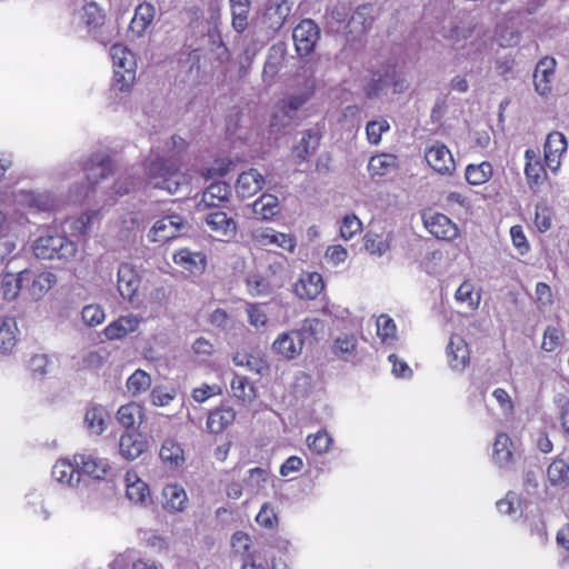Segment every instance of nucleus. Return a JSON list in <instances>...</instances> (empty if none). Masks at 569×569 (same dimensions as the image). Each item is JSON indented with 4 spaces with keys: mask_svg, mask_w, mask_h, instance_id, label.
<instances>
[{
    "mask_svg": "<svg viewBox=\"0 0 569 569\" xmlns=\"http://www.w3.org/2000/svg\"><path fill=\"white\" fill-rule=\"evenodd\" d=\"M377 335L382 342L396 340L397 326L390 316L382 313L377 318Z\"/></svg>",
    "mask_w": 569,
    "mask_h": 569,
    "instance_id": "56",
    "label": "nucleus"
},
{
    "mask_svg": "<svg viewBox=\"0 0 569 569\" xmlns=\"http://www.w3.org/2000/svg\"><path fill=\"white\" fill-rule=\"evenodd\" d=\"M510 237L513 247L517 249L519 254H526L530 250V244L523 232V228L520 224L512 226L510 228Z\"/></svg>",
    "mask_w": 569,
    "mask_h": 569,
    "instance_id": "63",
    "label": "nucleus"
},
{
    "mask_svg": "<svg viewBox=\"0 0 569 569\" xmlns=\"http://www.w3.org/2000/svg\"><path fill=\"white\" fill-rule=\"evenodd\" d=\"M80 477L88 476L97 480H106L112 476V465L107 458L99 457L94 452L77 453L73 456Z\"/></svg>",
    "mask_w": 569,
    "mask_h": 569,
    "instance_id": "6",
    "label": "nucleus"
},
{
    "mask_svg": "<svg viewBox=\"0 0 569 569\" xmlns=\"http://www.w3.org/2000/svg\"><path fill=\"white\" fill-rule=\"evenodd\" d=\"M154 13V7L151 3H140L136 8L133 18L130 21V32L136 34L137 37H141L153 21Z\"/></svg>",
    "mask_w": 569,
    "mask_h": 569,
    "instance_id": "33",
    "label": "nucleus"
},
{
    "mask_svg": "<svg viewBox=\"0 0 569 569\" xmlns=\"http://www.w3.org/2000/svg\"><path fill=\"white\" fill-rule=\"evenodd\" d=\"M82 320L90 327H96L103 322L104 311L99 305H88L82 309Z\"/></svg>",
    "mask_w": 569,
    "mask_h": 569,
    "instance_id": "61",
    "label": "nucleus"
},
{
    "mask_svg": "<svg viewBox=\"0 0 569 569\" xmlns=\"http://www.w3.org/2000/svg\"><path fill=\"white\" fill-rule=\"evenodd\" d=\"M305 340L301 331L296 329L280 333L272 342L273 353L282 360H293L298 358L303 350Z\"/></svg>",
    "mask_w": 569,
    "mask_h": 569,
    "instance_id": "9",
    "label": "nucleus"
},
{
    "mask_svg": "<svg viewBox=\"0 0 569 569\" xmlns=\"http://www.w3.org/2000/svg\"><path fill=\"white\" fill-rule=\"evenodd\" d=\"M33 253L39 259H69L77 253V244L63 234H44L33 244Z\"/></svg>",
    "mask_w": 569,
    "mask_h": 569,
    "instance_id": "3",
    "label": "nucleus"
},
{
    "mask_svg": "<svg viewBox=\"0 0 569 569\" xmlns=\"http://www.w3.org/2000/svg\"><path fill=\"white\" fill-rule=\"evenodd\" d=\"M390 124L389 122L381 118L379 120L369 121L366 126V134L369 143L379 144L381 141V137L385 132L389 131Z\"/></svg>",
    "mask_w": 569,
    "mask_h": 569,
    "instance_id": "59",
    "label": "nucleus"
},
{
    "mask_svg": "<svg viewBox=\"0 0 569 569\" xmlns=\"http://www.w3.org/2000/svg\"><path fill=\"white\" fill-rule=\"evenodd\" d=\"M269 475L270 472L268 469L254 467L249 469L243 482L250 491L258 492L267 483Z\"/></svg>",
    "mask_w": 569,
    "mask_h": 569,
    "instance_id": "53",
    "label": "nucleus"
},
{
    "mask_svg": "<svg viewBox=\"0 0 569 569\" xmlns=\"http://www.w3.org/2000/svg\"><path fill=\"white\" fill-rule=\"evenodd\" d=\"M236 411L230 406H219L211 409L207 417V430L213 435L226 431L236 420Z\"/></svg>",
    "mask_w": 569,
    "mask_h": 569,
    "instance_id": "21",
    "label": "nucleus"
},
{
    "mask_svg": "<svg viewBox=\"0 0 569 569\" xmlns=\"http://www.w3.org/2000/svg\"><path fill=\"white\" fill-rule=\"evenodd\" d=\"M144 418V408L137 402H129L121 406L117 412L118 422L127 431H136Z\"/></svg>",
    "mask_w": 569,
    "mask_h": 569,
    "instance_id": "30",
    "label": "nucleus"
},
{
    "mask_svg": "<svg viewBox=\"0 0 569 569\" xmlns=\"http://www.w3.org/2000/svg\"><path fill=\"white\" fill-rule=\"evenodd\" d=\"M147 450V442L142 435L136 431H126L119 440V451L128 460L140 457Z\"/></svg>",
    "mask_w": 569,
    "mask_h": 569,
    "instance_id": "29",
    "label": "nucleus"
},
{
    "mask_svg": "<svg viewBox=\"0 0 569 569\" xmlns=\"http://www.w3.org/2000/svg\"><path fill=\"white\" fill-rule=\"evenodd\" d=\"M466 180L472 186L486 183L492 176V166L488 161L479 164H469L466 168Z\"/></svg>",
    "mask_w": 569,
    "mask_h": 569,
    "instance_id": "46",
    "label": "nucleus"
},
{
    "mask_svg": "<svg viewBox=\"0 0 569 569\" xmlns=\"http://www.w3.org/2000/svg\"><path fill=\"white\" fill-rule=\"evenodd\" d=\"M231 188L227 182H213L202 193L201 201L211 208H219L229 200Z\"/></svg>",
    "mask_w": 569,
    "mask_h": 569,
    "instance_id": "36",
    "label": "nucleus"
},
{
    "mask_svg": "<svg viewBox=\"0 0 569 569\" xmlns=\"http://www.w3.org/2000/svg\"><path fill=\"white\" fill-rule=\"evenodd\" d=\"M26 280H28V270H23L17 274L6 273L1 281L2 298L8 301L14 300L20 291L24 289Z\"/></svg>",
    "mask_w": 569,
    "mask_h": 569,
    "instance_id": "38",
    "label": "nucleus"
},
{
    "mask_svg": "<svg viewBox=\"0 0 569 569\" xmlns=\"http://www.w3.org/2000/svg\"><path fill=\"white\" fill-rule=\"evenodd\" d=\"M256 521L264 528H273L278 523V517L270 503H263L256 517Z\"/></svg>",
    "mask_w": 569,
    "mask_h": 569,
    "instance_id": "64",
    "label": "nucleus"
},
{
    "mask_svg": "<svg viewBox=\"0 0 569 569\" xmlns=\"http://www.w3.org/2000/svg\"><path fill=\"white\" fill-rule=\"evenodd\" d=\"M183 228V219L179 214H169L154 222L149 231L153 242H167L177 238Z\"/></svg>",
    "mask_w": 569,
    "mask_h": 569,
    "instance_id": "13",
    "label": "nucleus"
},
{
    "mask_svg": "<svg viewBox=\"0 0 569 569\" xmlns=\"http://www.w3.org/2000/svg\"><path fill=\"white\" fill-rule=\"evenodd\" d=\"M455 297L457 301L467 303L471 310L477 309L481 300L480 292L475 291V286L468 280L459 286Z\"/></svg>",
    "mask_w": 569,
    "mask_h": 569,
    "instance_id": "51",
    "label": "nucleus"
},
{
    "mask_svg": "<svg viewBox=\"0 0 569 569\" xmlns=\"http://www.w3.org/2000/svg\"><path fill=\"white\" fill-rule=\"evenodd\" d=\"M252 209L253 212L263 220H270L278 213L279 200L273 194L263 193L253 202Z\"/></svg>",
    "mask_w": 569,
    "mask_h": 569,
    "instance_id": "45",
    "label": "nucleus"
},
{
    "mask_svg": "<svg viewBox=\"0 0 569 569\" xmlns=\"http://www.w3.org/2000/svg\"><path fill=\"white\" fill-rule=\"evenodd\" d=\"M448 362L452 370H463L470 361V350L462 337L452 335L447 346Z\"/></svg>",
    "mask_w": 569,
    "mask_h": 569,
    "instance_id": "19",
    "label": "nucleus"
},
{
    "mask_svg": "<svg viewBox=\"0 0 569 569\" xmlns=\"http://www.w3.org/2000/svg\"><path fill=\"white\" fill-rule=\"evenodd\" d=\"M52 477L60 483L76 487L80 483V471L74 460L60 459L52 467Z\"/></svg>",
    "mask_w": 569,
    "mask_h": 569,
    "instance_id": "32",
    "label": "nucleus"
},
{
    "mask_svg": "<svg viewBox=\"0 0 569 569\" xmlns=\"http://www.w3.org/2000/svg\"><path fill=\"white\" fill-rule=\"evenodd\" d=\"M232 361L238 367H244L249 371L263 376L269 371V362L263 353L260 351H237Z\"/></svg>",
    "mask_w": 569,
    "mask_h": 569,
    "instance_id": "23",
    "label": "nucleus"
},
{
    "mask_svg": "<svg viewBox=\"0 0 569 569\" xmlns=\"http://www.w3.org/2000/svg\"><path fill=\"white\" fill-rule=\"evenodd\" d=\"M160 459L168 468H178L184 463V451L180 443L172 440L166 439L160 448Z\"/></svg>",
    "mask_w": 569,
    "mask_h": 569,
    "instance_id": "37",
    "label": "nucleus"
},
{
    "mask_svg": "<svg viewBox=\"0 0 569 569\" xmlns=\"http://www.w3.org/2000/svg\"><path fill=\"white\" fill-rule=\"evenodd\" d=\"M18 325L14 318L4 317L0 325V352L9 353L18 341Z\"/></svg>",
    "mask_w": 569,
    "mask_h": 569,
    "instance_id": "41",
    "label": "nucleus"
},
{
    "mask_svg": "<svg viewBox=\"0 0 569 569\" xmlns=\"http://www.w3.org/2000/svg\"><path fill=\"white\" fill-rule=\"evenodd\" d=\"M251 240L257 247H277L290 253L297 247V239L292 233L280 232L270 227L253 229Z\"/></svg>",
    "mask_w": 569,
    "mask_h": 569,
    "instance_id": "7",
    "label": "nucleus"
},
{
    "mask_svg": "<svg viewBox=\"0 0 569 569\" xmlns=\"http://www.w3.org/2000/svg\"><path fill=\"white\" fill-rule=\"evenodd\" d=\"M110 358V352L106 347H99L88 351L82 358V367L88 370H100Z\"/></svg>",
    "mask_w": 569,
    "mask_h": 569,
    "instance_id": "48",
    "label": "nucleus"
},
{
    "mask_svg": "<svg viewBox=\"0 0 569 569\" xmlns=\"http://www.w3.org/2000/svg\"><path fill=\"white\" fill-rule=\"evenodd\" d=\"M392 87L393 92L399 93L406 89L405 79L398 76L395 66H386L382 71L373 73L367 84L366 94L369 98L377 97L385 88Z\"/></svg>",
    "mask_w": 569,
    "mask_h": 569,
    "instance_id": "10",
    "label": "nucleus"
},
{
    "mask_svg": "<svg viewBox=\"0 0 569 569\" xmlns=\"http://www.w3.org/2000/svg\"><path fill=\"white\" fill-rule=\"evenodd\" d=\"M126 496L133 503L146 506L151 502V492L148 483L142 481L136 471L126 473Z\"/></svg>",
    "mask_w": 569,
    "mask_h": 569,
    "instance_id": "22",
    "label": "nucleus"
},
{
    "mask_svg": "<svg viewBox=\"0 0 569 569\" xmlns=\"http://www.w3.org/2000/svg\"><path fill=\"white\" fill-rule=\"evenodd\" d=\"M562 330L553 326H548L543 332L541 348L547 352H553L562 345Z\"/></svg>",
    "mask_w": 569,
    "mask_h": 569,
    "instance_id": "58",
    "label": "nucleus"
},
{
    "mask_svg": "<svg viewBox=\"0 0 569 569\" xmlns=\"http://www.w3.org/2000/svg\"><path fill=\"white\" fill-rule=\"evenodd\" d=\"M555 69L556 60L551 57H545L537 63L533 72V83L536 91L540 96H547L551 92Z\"/></svg>",
    "mask_w": 569,
    "mask_h": 569,
    "instance_id": "18",
    "label": "nucleus"
},
{
    "mask_svg": "<svg viewBox=\"0 0 569 569\" xmlns=\"http://www.w3.org/2000/svg\"><path fill=\"white\" fill-rule=\"evenodd\" d=\"M109 412L101 405H90L84 412V426L92 435H101L108 426Z\"/></svg>",
    "mask_w": 569,
    "mask_h": 569,
    "instance_id": "31",
    "label": "nucleus"
},
{
    "mask_svg": "<svg viewBox=\"0 0 569 569\" xmlns=\"http://www.w3.org/2000/svg\"><path fill=\"white\" fill-rule=\"evenodd\" d=\"M568 149V142L563 133L559 131L550 132L547 136L543 146V158L547 168L556 173L560 166L561 159Z\"/></svg>",
    "mask_w": 569,
    "mask_h": 569,
    "instance_id": "12",
    "label": "nucleus"
},
{
    "mask_svg": "<svg viewBox=\"0 0 569 569\" xmlns=\"http://www.w3.org/2000/svg\"><path fill=\"white\" fill-rule=\"evenodd\" d=\"M57 282V277L52 272L43 271L33 273L28 270V280L24 282V290L32 300L43 297Z\"/></svg>",
    "mask_w": 569,
    "mask_h": 569,
    "instance_id": "20",
    "label": "nucleus"
},
{
    "mask_svg": "<svg viewBox=\"0 0 569 569\" xmlns=\"http://www.w3.org/2000/svg\"><path fill=\"white\" fill-rule=\"evenodd\" d=\"M248 292L252 297L270 296L274 290V283L266 276L251 273L246 279Z\"/></svg>",
    "mask_w": 569,
    "mask_h": 569,
    "instance_id": "43",
    "label": "nucleus"
},
{
    "mask_svg": "<svg viewBox=\"0 0 569 569\" xmlns=\"http://www.w3.org/2000/svg\"><path fill=\"white\" fill-rule=\"evenodd\" d=\"M513 442L508 433L499 432L493 442V460L499 467H506L513 461Z\"/></svg>",
    "mask_w": 569,
    "mask_h": 569,
    "instance_id": "35",
    "label": "nucleus"
},
{
    "mask_svg": "<svg viewBox=\"0 0 569 569\" xmlns=\"http://www.w3.org/2000/svg\"><path fill=\"white\" fill-rule=\"evenodd\" d=\"M206 223L219 240L229 241L237 234L238 224L236 220L223 211L216 210L209 212L206 216Z\"/></svg>",
    "mask_w": 569,
    "mask_h": 569,
    "instance_id": "14",
    "label": "nucleus"
},
{
    "mask_svg": "<svg viewBox=\"0 0 569 569\" xmlns=\"http://www.w3.org/2000/svg\"><path fill=\"white\" fill-rule=\"evenodd\" d=\"M421 218L425 228L439 240L451 241L459 236L458 226L443 213L427 209Z\"/></svg>",
    "mask_w": 569,
    "mask_h": 569,
    "instance_id": "5",
    "label": "nucleus"
},
{
    "mask_svg": "<svg viewBox=\"0 0 569 569\" xmlns=\"http://www.w3.org/2000/svg\"><path fill=\"white\" fill-rule=\"evenodd\" d=\"M339 230L345 240H350L362 231V222L355 213H348L342 218Z\"/></svg>",
    "mask_w": 569,
    "mask_h": 569,
    "instance_id": "57",
    "label": "nucleus"
},
{
    "mask_svg": "<svg viewBox=\"0 0 569 569\" xmlns=\"http://www.w3.org/2000/svg\"><path fill=\"white\" fill-rule=\"evenodd\" d=\"M284 56L280 52L279 57H276L272 52L268 56V59L263 66V80L271 82L279 73Z\"/></svg>",
    "mask_w": 569,
    "mask_h": 569,
    "instance_id": "62",
    "label": "nucleus"
},
{
    "mask_svg": "<svg viewBox=\"0 0 569 569\" xmlns=\"http://www.w3.org/2000/svg\"><path fill=\"white\" fill-rule=\"evenodd\" d=\"M525 174L530 189L539 187L547 179L546 163L542 164L539 156L531 149L525 152Z\"/></svg>",
    "mask_w": 569,
    "mask_h": 569,
    "instance_id": "26",
    "label": "nucleus"
},
{
    "mask_svg": "<svg viewBox=\"0 0 569 569\" xmlns=\"http://www.w3.org/2000/svg\"><path fill=\"white\" fill-rule=\"evenodd\" d=\"M229 4L232 28L238 33H242L248 28L251 0H229Z\"/></svg>",
    "mask_w": 569,
    "mask_h": 569,
    "instance_id": "39",
    "label": "nucleus"
},
{
    "mask_svg": "<svg viewBox=\"0 0 569 569\" xmlns=\"http://www.w3.org/2000/svg\"><path fill=\"white\" fill-rule=\"evenodd\" d=\"M325 283L320 273L306 272L295 286L296 295L306 300L316 299L323 290Z\"/></svg>",
    "mask_w": 569,
    "mask_h": 569,
    "instance_id": "25",
    "label": "nucleus"
},
{
    "mask_svg": "<svg viewBox=\"0 0 569 569\" xmlns=\"http://www.w3.org/2000/svg\"><path fill=\"white\" fill-rule=\"evenodd\" d=\"M162 497L163 508L172 512L182 511L188 503L186 490L177 483L167 485L162 490Z\"/></svg>",
    "mask_w": 569,
    "mask_h": 569,
    "instance_id": "34",
    "label": "nucleus"
},
{
    "mask_svg": "<svg viewBox=\"0 0 569 569\" xmlns=\"http://www.w3.org/2000/svg\"><path fill=\"white\" fill-rule=\"evenodd\" d=\"M84 171L89 184L94 187L100 180L108 178L113 172V164L108 154L96 152L86 162Z\"/></svg>",
    "mask_w": 569,
    "mask_h": 569,
    "instance_id": "16",
    "label": "nucleus"
},
{
    "mask_svg": "<svg viewBox=\"0 0 569 569\" xmlns=\"http://www.w3.org/2000/svg\"><path fill=\"white\" fill-rule=\"evenodd\" d=\"M428 166L441 176H451L456 171V161L450 149L441 141H435L425 150Z\"/></svg>",
    "mask_w": 569,
    "mask_h": 569,
    "instance_id": "8",
    "label": "nucleus"
},
{
    "mask_svg": "<svg viewBox=\"0 0 569 569\" xmlns=\"http://www.w3.org/2000/svg\"><path fill=\"white\" fill-rule=\"evenodd\" d=\"M139 325L140 319L137 316H121L111 323H109L103 329V333L108 340H118L124 338L129 333L134 332L138 329Z\"/></svg>",
    "mask_w": 569,
    "mask_h": 569,
    "instance_id": "28",
    "label": "nucleus"
},
{
    "mask_svg": "<svg viewBox=\"0 0 569 569\" xmlns=\"http://www.w3.org/2000/svg\"><path fill=\"white\" fill-rule=\"evenodd\" d=\"M307 446L310 451L316 455H323L328 452L332 445V438L327 430L321 429L315 435H309L306 439Z\"/></svg>",
    "mask_w": 569,
    "mask_h": 569,
    "instance_id": "52",
    "label": "nucleus"
},
{
    "mask_svg": "<svg viewBox=\"0 0 569 569\" xmlns=\"http://www.w3.org/2000/svg\"><path fill=\"white\" fill-rule=\"evenodd\" d=\"M141 278L136 268L128 262H122L118 268L117 287L120 296L128 301L137 297Z\"/></svg>",
    "mask_w": 569,
    "mask_h": 569,
    "instance_id": "15",
    "label": "nucleus"
},
{
    "mask_svg": "<svg viewBox=\"0 0 569 569\" xmlns=\"http://www.w3.org/2000/svg\"><path fill=\"white\" fill-rule=\"evenodd\" d=\"M292 38L297 52L302 57L308 56L320 39V29L313 20L303 19L293 29Z\"/></svg>",
    "mask_w": 569,
    "mask_h": 569,
    "instance_id": "11",
    "label": "nucleus"
},
{
    "mask_svg": "<svg viewBox=\"0 0 569 569\" xmlns=\"http://www.w3.org/2000/svg\"><path fill=\"white\" fill-rule=\"evenodd\" d=\"M264 184L262 174L257 169H249L240 173L236 182V191L241 198H250L257 194Z\"/></svg>",
    "mask_w": 569,
    "mask_h": 569,
    "instance_id": "24",
    "label": "nucleus"
},
{
    "mask_svg": "<svg viewBox=\"0 0 569 569\" xmlns=\"http://www.w3.org/2000/svg\"><path fill=\"white\" fill-rule=\"evenodd\" d=\"M553 216L552 208L546 201L538 202L533 220L537 230L541 233L548 231L552 227Z\"/></svg>",
    "mask_w": 569,
    "mask_h": 569,
    "instance_id": "50",
    "label": "nucleus"
},
{
    "mask_svg": "<svg viewBox=\"0 0 569 569\" xmlns=\"http://www.w3.org/2000/svg\"><path fill=\"white\" fill-rule=\"evenodd\" d=\"M315 84L306 86L300 92L292 93L280 100L277 110L270 121V131L278 133L282 129L290 127L297 118L298 111L313 97Z\"/></svg>",
    "mask_w": 569,
    "mask_h": 569,
    "instance_id": "2",
    "label": "nucleus"
},
{
    "mask_svg": "<svg viewBox=\"0 0 569 569\" xmlns=\"http://www.w3.org/2000/svg\"><path fill=\"white\" fill-rule=\"evenodd\" d=\"M230 387L232 395L239 400H252L256 397V388L246 376L234 375Z\"/></svg>",
    "mask_w": 569,
    "mask_h": 569,
    "instance_id": "47",
    "label": "nucleus"
},
{
    "mask_svg": "<svg viewBox=\"0 0 569 569\" xmlns=\"http://www.w3.org/2000/svg\"><path fill=\"white\" fill-rule=\"evenodd\" d=\"M322 134L317 129H308L301 140L292 148V157L297 166L308 161L320 147Z\"/></svg>",
    "mask_w": 569,
    "mask_h": 569,
    "instance_id": "17",
    "label": "nucleus"
},
{
    "mask_svg": "<svg viewBox=\"0 0 569 569\" xmlns=\"http://www.w3.org/2000/svg\"><path fill=\"white\" fill-rule=\"evenodd\" d=\"M173 261L192 274L202 273L207 264L206 254L200 251H190L187 248L176 251L173 253Z\"/></svg>",
    "mask_w": 569,
    "mask_h": 569,
    "instance_id": "27",
    "label": "nucleus"
},
{
    "mask_svg": "<svg viewBox=\"0 0 569 569\" xmlns=\"http://www.w3.org/2000/svg\"><path fill=\"white\" fill-rule=\"evenodd\" d=\"M110 56L116 68L113 76L114 86L119 91H128L136 78V72L132 68L133 56L121 43H114L110 48Z\"/></svg>",
    "mask_w": 569,
    "mask_h": 569,
    "instance_id": "4",
    "label": "nucleus"
},
{
    "mask_svg": "<svg viewBox=\"0 0 569 569\" xmlns=\"http://www.w3.org/2000/svg\"><path fill=\"white\" fill-rule=\"evenodd\" d=\"M371 13V4L367 3L359 6L348 22V26L351 28V31L353 29L359 33H365L366 31H368L373 22V17Z\"/></svg>",
    "mask_w": 569,
    "mask_h": 569,
    "instance_id": "44",
    "label": "nucleus"
},
{
    "mask_svg": "<svg viewBox=\"0 0 569 569\" xmlns=\"http://www.w3.org/2000/svg\"><path fill=\"white\" fill-rule=\"evenodd\" d=\"M291 4L289 0H270L266 9V17L270 20L271 27L280 28L290 14Z\"/></svg>",
    "mask_w": 569,
    "mask_h": 569,
    "instance_id": "42",
    "label": "nucleus"
},
{
    "mask_svg": "<svg viewBox=\"0 0 569 569\" xmlns=\"http://www.w3.org/2000/svg\"><path fill=\"white\" fill-rule=\"evenodd\" d=\"M548 479L552 485H562L569 480V465L562 459H555L547 469Z\"/></svg>",
    "mask_w": 569,
    "mask_h": 569,
    "instance_id": "54",
    "label": "nucleus"
},
{
    "mask_svg": "<svg viewBox=\"0 0 569 569\" xmlns=\"http://www.w3.org/2000/svg\"><path fill=\"white\" fill-rule=\"evenodd\" d=\"M399 159L391 153H379L372 156L368 163V170L371 176L383 177L398 169Z\"/></svg>",
    "mask_w": 569,
    "mask_h": 569,
    "instance_id": "40",
    "label": "nucleus"
},
{
    "mask_svg": "<svg viewBox=\"0 0 569 569\" xmlns=\"http://www.w3.org/2000/svg\"><path fill=\"white\" fill-rule=\"evenodd\" d=\"M180 160L176 154L167 158H157L148 166L149 183L153 188L176 193L182 184L187 183V178L180 171Z\"/></svg>",
    "mask_w": 569,
    "mask_h": 569,
    "instance_id": "1",
    "label": "nucleus"
},
{
    "mask_svg": "<svg viewBox=\"0 0 569 569\" xmlns=\"http://www.w3.org/2000/svg\"><path fill=\"white\" fill-rule=\"evenodd\" d=\"M365 248L371 254L382 256L390 249V236L367 232L365 236Z\"/></svg>",
    "mask_w": 569,
    "mask_h": 569,
    "instance_id": "49",
    "label": "nucleus"
},
{
    "mask_svg": "<svg viewBox=\"0 0 569 569\" xmlns=\"http://www.w3.org/2000/svg\"><path fill=\"white\" fill-rule=\"evenodd\" d=\"M151 386V377L146 371L137 369L127 380L128 391L133 396L147 391Z\"/></svg>",
    "mask_w": 569,
    "mask_h": 569,
    "instance_id": "55",
    "label": "nucleus"
},
{
    "mask_svg": "<svg viewBox=\"0 0 569 569\" xmlns=\"http://www.w3.org/2000/svg\"><path fill=\"white\" fill-rule=\"evenodd\" d=\"M82 10V20L88 27L96 28L103 23L104 14L94 2L87 3Z\"/></svg>",
    "mask_w": 569,
    "mask_h": 569,
    "instance_id": "60",
    "label": "nucleus"
}]
</instances>
